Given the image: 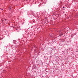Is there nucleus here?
I'll use <instances>...</instances> for the list:
<instances>
[{
  "mask_svg": "<svg viewBox=\"0 0 78 78\" xmlns=\"http://www.w3.org/2000/svg\"><path fill=\"white\" fill-rule=\"evenodd\" d=\"M63 32L64 31L62 30H60L58 31V32L60 34L59 36H61L63 35V33H62V32Z\"/></svg>",
  "mask_w": 78,
  "mask_h": 78,
  "instance_id": "1",
  "label": "nucleus"
},
{
  "mask_svg": "<svg viewBox=\"0 0 78 78\" xmlns=\"http://www.w3.org/2000/svg\"><path fill=\"white\" fill-rule=\"evenodd\" d=\"M73 36V34H72V36Z\"/></svg>",
  "mask_w": 78,
  "mask_h": 78,
  "instance_id": "2",
  "label": "nucleus"
},
{
  "mask_svg": "<svg viewBox=\"0 0 78 78\" xmlns=\"http://www.w3.org/2000/svg\"><path fill=\"white\" fill-rule=\"evenodd\" d=\"M65 8V7H63V8Z\"/></svg>",
  "mask_w": 78,
  "mask_h": 78,
  "instance_id": "3",
  "label": "nucleus"
},
{
  "mask_svg": "<svg viewBox=\"0 0 78 78\" xmlns=\"http://www.w3.org/2000/svg\"><path fill=\"white\" fill-rule=\"evenodd\" d=\"M2 9V10H3V9Z\"/></svg>",
  "mask_w": 78,
  "mask_h": 78,
  "instance_id": "4",
  "label": "nucleus"
},
{
  "mask_svg": "<svg viewBox=\"0 0 78 78\" xmlns=\"http://www.w3.org/2000/svg\"><path fill=\"white\" fill-rule=\"evenodd\" d=\"M54 41H55V40H54Z\"/></svg>",
  "mask_w": 78,
  "mask_h": 78,
  "instance_id": "5",
  "label": "nucleus"
}]
</instances>
